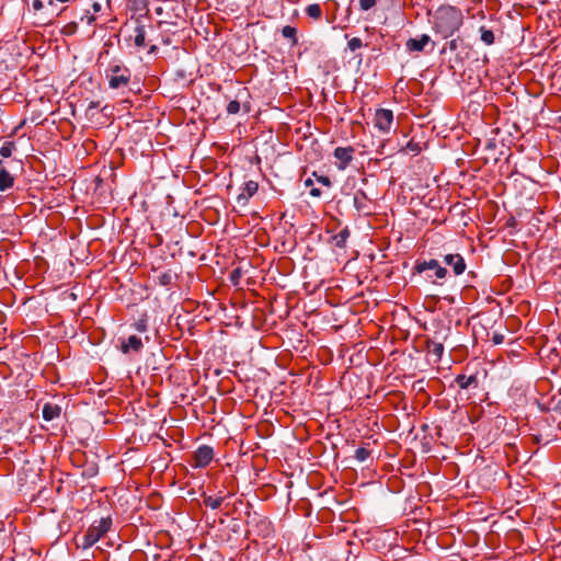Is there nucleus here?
I'll use <instances>...</instances> for the list:
<instances>
[{
  "label": "nucleus",
  "instance_id": "obj_38",
  "mask_svg": "<svg viewBox=\"0 0 561 561\" xmlns=\"http://www.w3.org/2000/svg\"><path fill=\"white\" fill-rule=\"evenodd\" d=\"M450 46H451L453 48H455V47H456L455 41H451Z\"/></svg>",
  "mask_w": 561,
  "mask_h": 561
},
{
  "label": "nucleus",
  "instance_id": "obj_36",
  "mask_svg": "<svg viewBox=\"0 0 561 561\" xmlns=\"http://www.w3.org/2000/svg\"><path fill=\"white\" fill-rule=\"evenodd\" d=\"M145 328H146V327H145V324H144V323H138V325H137V329H138L139 331H145Z\"/></svg>",
  "mask_w": 561,
  "mask_h": 561
},
{
  "label": "nucleus",
  "instance_id": "obj_25",
  "mask_svg": "<svg viewBox=\"0 0 561 561\" xmlns=\"http://www.w3.org/2000/svg\"><path fill=\"white\" fill-rule=\"evenodd\" d=\"M366 198V194L363 191H358L354 195V205L359 210L364 208L363 201Z\"/></svg>",
  "mask_w": 561,
  "mask_h": 561
},
{
  "label": "nucleus",
  "instance_id": "obj_9",
  "mask_svg": "<svg viewBox=\"0 0 561 561\" xmlns=\"http://www.w3.org/2000/svg\"><path fill=\"white\" fill-rule=\"evenodd\" d=\"M14 185V178L0 159V191L5 192Z\"/></svg>",
  "mask_w": 561,
  "mask_h": 561
},
{
  "label": "nucleus",
  "instance_id": "obj_28",
  "mask_svg": "<svg viewBox=\"0 0 561 561\" xmlns=\"http://www.w3.org/2000/svg\"><path fill=\"white\" fill-rule=\"evenodd\" d=\"M348 48L354 51L363 46V42L358 37H353L347 43Z\"/></svg>",
  "mask_w": 561,
  "mask_h": 561
},
{
  "label": "nucleus",
  "instance_id": "obj_11",
  "mask_svg": "<svg viewBox=\"0 0 561 561\" xmlns=\"http://www.w3.org/2000/svg\"><path fill=\"white\" fill-rule=\"evenodd\" d=\"M142 348V341L140 337L136 335H130L126 341L122 343L121 350L124 354L128 353L130 350L135 352H139Z\"/></svg>",
  "mask_w": 561,
  "mask_h": 561
},
{
  "label": "nucleus",
  "instance_id": "obj_5",
  "mask_svg": "<svg viewBox=\"0 0 561 561\" xmlns=\"http://www.w3.org/2000/svg\"><path fill=\"white\" fill-rule=\"evenodd\" d=\"M414 268L417 273H423L427 270H433L435 276L439 279L446 277L447 275V270L443 267L437 260L434 259L430 261L416 262Z\"/></svg>",
  "mask_w": 561,
  "mask_h": 561
},
{
  "label": "nucleus",
  "instance_id": "obj_3",
  "mask_svg": "<svg viewBox=\"0 0 561 561\" xmlns=\"http://www.w3.org/2000/svg\"><path fill=\"white\" fill-rule=\"evenodd\" d=\"M130 76L129 69L119 65L110 67L106 75L111 89L127 87L130 81Z\"/></svg>",
  "mask_w": 561,
  "mask_h": 561
},
{
  "label": "nucleus",
  "instance_id": "obj_19",
  "mask_svg": "<svg viewBox=\"0 0 561 561\" xmlns=\"http://www.w3.org/2000/svg\"><path fill=\"white\" fill-rule=\"evenodd\" d=\"M480 38L486 45H492L494 43V34L491 30L481 26L480 27Z\"/></svg>",
  "mask_w": 561,
  "mask_h": 561
},
{
  "label": "nucleus",
  "instance_id": "obj_20",
  "mask_svg": "<svg viewBox=\"0 0 561 561\" xmlns=\"http://www.w3.org/2000/svg\"><path fill=\"white\" fill-rule=\"evenodd\" d=\"M306 13L308 14V16L314 19V20H318L321 18V14H322V10H321V7L320 4L318 3H312V4H309L307 8H306Z\"/></svg>",
  "mask_w": 561,
  "mask_h": 561
},
{
  "label": "nucleus",
  "instance_id": "obj_16",
  "mask_svg": "<svg viewBox=\"0 0 561 561\" xmlns=\"http://www.w3.org/2000/svg\"><path fill=\"white\" fill-rule=\"evenodd\" d=\"M427 352L435 356L436 360H439L444 353V345L439 342L430 341L427 342Z\"/></svg>",
  "mask_w": 561,
  "mask_h": 561
},
{
  "label": "nucleus",
  "instance_id": "obj_13",
  "mask_svg": "<svg viewBox=\"0 0 561 561\" xmlns=\"http://www.w3.org/2000/svg\"><path fill=\"white\" fill-rule=\"evenodd\" d=\"M259 188V184L255 181H248L244 185L243 193L239 195L238 199L248 201L252 197Z\"/></svg>",
  "mask_w": 561,
  "mask_h": 561
},
{
  "label": "nucleus",
  "instance_id": "obj_26",
  "mask_svg": "<svg viewBox=\"0 0 561 561\" xmlns=\"http://www.w3.org/2000/svg\"><path fill=\"white\" fill-rule=\"evenodd\" d=\"M159 284L168 286L172 283L173 276L170 272L162 273L158 276Z\"/></svg>",
  "mask_w": 561,
  "mask_h": 561
},
{
  "label": "nucleus",
  "instance_id": "obj_37",
  "mask_svg": "<svg viewBox=\"0 0 561 561\" xmlns=\"http://www.w3.org/2000/svg\"><path fill=\"white\" fill-rule=\"evenodd\" d=\"M93 21H94V16H89V18H88V22H89V23H91V22H93Z\"/></svg>",
  "mask_w": 561,
  "mask_h": 561
},
{
  "label": "nucleus",
  "instance_id": "obj_18",
  "mask_svg": "<svg viewBox=\"0 0 561 561\" xmlns=\"http://www.w3.org/2000/svg\"><path fill=\"white\" fill-rule=\"evenodd\" d=\"M224 500H225V496H218V497L205 496L204 497V504L207 507H210L211 510H217V508L220 507V505L222 504Z\"/></svg>",
  "mask_w": 561,
  "mask_h": 561
},
{
  "label": "nucleus",
  "instance_id": "obj_32",
  "mask_svg": "<svg viewBox=\"0 0 561 561\" xmlns=\"http://www.w3.org/2000/svg\"><path fill=\"white\" fill-rule=\"evenodd\" d=\"M32 5H33V9H34L35 11H39V10H42V9H43V7H44V4H43V1H42V0H34Z\"/></svg>",
  "mask_w": 561,
  "mask_h": 561
},
{
  "label": "nucleus",
  "instance_id": "obj_35",
  "mask_svg": "<svg viewBox=\"0 0 561 561\" xmlns=\"http://www.w3.org/2000/svg\"><path fill=\"white\" fill-rule=\"evenodd\" d=\"M305 185H306V186H312V185H313L312 180H311V179H307V180L305 181Z\"/></svg>",
  "mask_w": 561,
  "mask_h": 561
},
{
  "label": "nucleus",
  "instance_id": "obj_23",
  "mask_svg": "<svg viewBox=\"0 0 561 561\" xmlns=\"http://www.w3.org/2000/svg\"><path fill=\"white\" fill-rule=\"evenodd\" d=\"M78 31V23L77 22H70L67 23L60 31V33L65 36H71L76 34Z\"/></svg>",
  "mask_w": 561,
  "mask_h": 561
},
{
  "label": "nucleus",
  "instance_id": "obj_4",
  "mask_svg": "<svg viewBox=\"0 0 561 561\" xmlns=\"http://www.w3.org/2000/svg\"><path fill=\"white\" fill-rule=\"evenodd\" d=\"M393 123V113L391 110L388 108H379L375 113L374 118V125L375 127L383 133L387 134L390 131Z\"/></svg>",
  "mask_w": 561,
  "mask_h": 561
},
{
  "label": "nucleus",
  "instance_id": "obj_12",
  "mask_svg": "<svg viewBox=\"0 0 561 561\" xmlns=\"http://www.w3.org/2000/svg\"><path fill=\"white\" fill-rule=\"evenodd\" d=\"M61 408L57 404L46 403L43 407L42 414L45 421H53L60 416Z\"/></svg>",
  "mask_w": 561,
  "mask_h": 561
},
{
  "label": "nucleus",
  "instance_id": "obj_10",
  "mask_svg": "<svg viewBox=\"0 0 561 561\" xmlns=\"http://www.w3.org/2000/svg\"><path fill=\"white\" fill-rule=\"evenodd\" d=\"M430 41V36L423 34L420 38H409L405 43V47L409 51H423Z\"/></svg>",
  "mask_w": 561,
  "mask_h": 561
},
{
  "label": "nucleus",
  "instance_id": "obj_8",
  "mask_svg": "<svg viewBox=\"0 0 561 561\" xmlns=\"http://www.w3.org/2000/svg\"><path fill=\"white\" fill-rule=\"evenodd\" d=\"M444 263L453 268L455 275H460L466 270V262L458 253L446 254L444 256Z\"/></svg>",
  "mask_w": 561,
  "mask_h": 561
},
{
  "label": "nucleus",
  "instance_id": "obj_6",
  "mask_svg": "<svg viewBox=\"0 0 561 561\" xmlns=\"http://www.w3.org/2000/svg\"><path fill=\"white\" fill-rule=\"evenodd\" d=\"M214 458V450L209 446H201L194 453V463L195 467L205 468L207 467Z\"/></svg>",
  "mask_w": 561,
  "mask_h": 561
},
{
  "label": "nucleus",
  "instance_id": "obj_31",
  "mask_svg": "<svg viewBox=\"0 0 561 561\" xmlns=\"http://www.w3.org/2000/svg\"><path fill=\"white\" fill-rule=\"evenodd\" d=\"M318 182L327 187L331 186V180L328 176H319Z\"/></svg>",
  "mask_w": 561,
  "mask_h": 561
},
{
  "label": "nucleus",
  "instance_id": "obj_7",
  "mask_svg": "<svg viewBox=\"0 0 561 561\" xmlns=\"http://www.w3.org/2000/svg\"><path fill=\"white\" fill-rule=\"evenodd\" d=\"M354 149L352 147H337L335 148L333 156L337 159V169L344 170L353 160Z\"/></svg>",
  "mask_w": 561,
  "mask_h": 561
},
{
  "label": "nucleus",
  "instance_id": "obj_24",
  "mask_svg": "<svg viewBox=\"0 0 561 561\" xmlns=\"http://www.w3.org/2000/svg\"><path fill=\"white\" fill-rule=\"evenodd\" d=\"M370 456V451L365 447H359L355 450V458L363 462Z\"/></svg>",
  "mask_w": 561,
  "mask_h": 561
},
{
  "label": "nucleus",
  "instance_id": "obj_1",
  "mask_svg": "<svg viewBox=\"0 0 561 561\" xmlns=\"http://www.w3.org/2000/svg\"><path fill=\"white\" fill-rule=\"evenodd\" d=\"M462 12L451 5L439 7L433 15V27L443 38L454 35L462 25Z\"/></svg>",
  "mask_w": 561,
  "mask_h": 561
},
{
  "label": "nucleus",
  "instance_id": "obj_14",
  "mask_svg": "<svg viewBox=\"0 0 561 561\" xmlns=\"http://www.w3.org/2000/svg\"><path fill=\"white\" fill-rule=\"evenodd\" d=\"M456 383L459 386V388L461 389H468L470 388L472 385L477 386L478 385V379L476 376H465V375H458L455 379Z\"/></svg>",
  "mask_w": 561,
  "mask_h": 561
},
{
  "label": "nucleus",
  "instance_id": "obj_30",
  "mask_svg": "<svg viewBox=\"0 0 561 561\" xmlns=\"http://www.w3.org/2000/svg\"><path fill=\"white\" fill-rule=\"evenodd\" d=\"M503 341H504V335L503 334H500V333H494L493 334L492 342L495 345H499V344L503 343Z\"/></svg>",
  "mask_w": 561,
  "mask_h": 561
},
{
  "label": "nucleus",
  "instance_id": "obj_27",
  "mask_svg": "<svg viewBox=\"0 0 561 561\" xmlns=\"http://www.w3.org/2000/svg\"><path fill=\"white\" fill-rule=\"evenodd\" d=\"M240 111V103L237 100H232L227 105V113L228 114H237Z\"/></svg>",
  "mask_w": 561,
  "mask_h": 561
},
{
  "label": "nucleus",
  "instance_id": "obj_2",
  "mask_svg": "<svg viewBox=\"0 0 561 561\" xmlns=\"http://www.w3.org/2000/svg\"><path fill=\"white\" fill-rule=\"evenodd\" d=\"M112 519L110 517L101 518L93 523L87 533L77 539V546L82 549H88L98 542L111 528Z\"/></svg>",
  "mask_w": 561,
  "mask_h": 561
},
{
  "label": "nucleus",
  "instance_id": "obj_21",
  "mask_svg": "<svg viewBox=\"0 0 561 561\" xmlns=\"http://www.w3.org/2000/svg\"><path fill=\"white\" fill-rule=\"evenodd\" d=\"M282 34L284 37L291 39L294 44L297 43V30L295 27L286 25L283 27Z\"/></svg>",
  "mask_w": 561,
  "mask_h": 561
},
{
  "label": "nucleus",
  "instance_id": "obj_29",
  "mask_svg": "<svg viewBox=\"0 0 561 561\" xmlns=\"http://www.w3.org/2000/svg\"><path fill=\"white\" fill-rule=\"evenodd\" d=\"M377 3V0H359V8L363 11H368L374 8Z\"/></svg>",
  "mask_w": 561,
  "mask_h": 561
},
{
  "label": "nucleus",
  "instance_id": "obj_15",
  "mask_svg": "<svg viewBox=\"0 0 561 561\" xmlns=\"http://www.w3.org/2000/svg\"><path fill=\"white\" fill-rule=\"evenodd\" d=\"M133 39H134L135 46H137V47H144L145 46L146 31H145V27L142 25H138V26L135 27Z\"/></svg>",
  "mask_w": 561,
  "mask_h": 561
},
{
  "label": "nucleus",
  "instance_id": "obj_17",
  "mask_svg": "<svg viewBox=\"0 0 561 561\" xmlns=\"http://www.w3.org/2000/svg\"><path fill=\"white\" fill-rule=\"evenodd\" d=\"M350 237V231L347 228L342 229L337 234L333 237L335 245L339 248H344Z\"/></svg>",
  "mask_w": 561,
  "mask_h": 561
},
{
  "label": "nucleus",
  "instance_id": "obj_33",
  "mask_svg": "<svg viewBox=\"0 0 561 561\" xmlns=\"http://www.w3.org/2000/svg\"><path fill=\"white\" fill-rule=\"evenodd\" d=\"M239 277H240V271L238 268L232 271L230 278L233 284H237Z\"/></svg>",
  "mask_w": 561,
  "mask_h": 561
},
{
  "label": "nucleus",
  "instance_id": "obj_22",
  "mask_svg": "<svg viewBox=\"0 0 561 561\" xmlns=\"http://www.w3.org/2000/svg\"><path fill=\"white\" fill-rule=\"evenodd\" d=\"M14 150H15L14 142H12V141L5 142L0 148V156L3 157V158H10Z\"/></svg>",
  "mask_w": 561,
  "mask_h": 561
},
{
  "label": "nucleus",
  "instance_id": "obj_34",
  "mask_svg": "<svg viewBox=\"0 0 561 561\" xmlns=\"http://www.w3.org/2000/svg\"><path fill=\"white\" fill-rule=\"evenodd\" d=\"M310 195L313 196V197H320L321 196V191L320 188L318 187H311L310 190Z\"/></svg>",
  "mask_w": 561,
  "mask_h": 561
}]
</instances>
